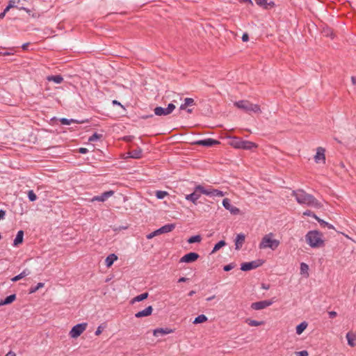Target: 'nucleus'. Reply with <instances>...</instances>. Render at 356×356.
<instances>
[{
	"label": "nucleus",
	"instance_id": "obj_1",
	"mask_svg": "<svg viewBox=\"0 0 356 356\" xmlns=\"http://www.w3.org/2000/svg\"><path fill=\"white\" fill-rule=\"evenodd\" d=\"M202 194L210 197H222L224 195L223 192L218 189H207L202 185H197L194 188L193 192L191 194L186 195L185 196V199L196 205L197 204V200Z\"/></svg>",
	"mask_w": 356,
	"mask_h": 356
},
{
	"label": "nucleus",
	"instance_id": "obj_2",
	"mask_svg": "<svg viewBox=\"0 0 356 356\" xmlns=\"http://www.w3.org/2000/svg\"><path fill=\"white\" fill-rule=\"evenodd\" d=\"M292 195L295 197L296 201L300 204H306L314 207L320 206L318 200L312 195L307 193L302 189L293 191Z\"/></svg>",
	"mask_w": 356,
	"mask_h": 356
},
{
	"label": "nucleus",
	"instance_id": "obj_3",
	"mask_svg": "<svg viewBox=\"0 0 356 356\" xmlns=\"http://www.w3.org/2000/svg\"><path fill=\"white\" fill-rule=\"evenodd\" d=\"M322 236L319 231L312 230L308 232L305 235V240L312 248H320L324 245Z\"/></svg>",
	"mask_w": 356,
	"mask_h": 356
},
{
	"label": "nucleus",
	"instance_id": "obj_4",
	"mask_svg": "<svg viewBox=\"0 0 356 356\" xmlns=\"http://www.w3.org/2000/svg\"><path fill=\"white\" fill-rule=\"evenodd\" d=\"M274 234L270 232L264 235L259 245L260 249L270 248L272 250H276L280 244L279 240L273 238Z\"/></svg>",
	"mask_w": 356,
	"mask_h": 356
},
{
	"label": "nucleus",
	"instance_id": "obj_5",
	"mask_svg": "<svg viewBox=\"0 0 356 356\" xmlns=\"http://www.w3.org/2000/svg\"><path fill=\"white\" fill-rule=\"evenodd\" d=\"M234 106L246 113H261V110L259 104H252L248 100H240L234 102Z\"/></svg>",
	"mask_w": 356,
	"mask_h": 356
},
{
	"label": "nucleus",
	"instance_id": "obj_6",
	"mask_svg": "<svg viewBox=\"0 0 356 356\" xmlns=\"http://www.w3.org/2000/svg\"><path fill=\"white\" fill-rule=\"evenodd\" d=\"M232 145L238 149H243L250 150L253 148L257 147V145L253 142L249 140H243L239 138H234Z\"/></svg>",
	"mask_w": 356,
	"mask_h": 356
},
{
	"label": "nucleus",
	"instance_id": "obj_7",
	"mask_svg": "<svg viewBox=\"0 0 356 356\" xmlns=\"http://www.w3.org/2000/svg\"><path fill=\"white\" fill-rule=\"evenodd\" d=\"M264 261L260 259L252 261L250 262H244L241 264V270L243 271H248L255 269L263 264Z\"/></svg>",
	"mask_w": 356,
	"mask_h": 356
},
{
	"label": "nucleus",
	"instance_id": "obj_8",
	"mask_svg": "<svg viewBox=\"0 0 356 356\" xmlns=\"http://www.w3.org/2000/svg\"><path fill=\"white\" fill-rule=\"evenodd\" d=\"M87 323H79L74 325L70 332V335L72 338H76L79 337L86 329Z\"/></svg>",
	"mask_w": 356,
	"mask_h": 356
},
{
	"label": "nucleus",
	"instance_id": "obj_9",
	"mask_svg": "<svg viewBox=\"0 0 356 356\" xmlns=\"http://www.w3.org/2000/svg\"><path fill=\"white\" fill-rule=\"evenodd\" d=\"M272 304V301L266 300L252 302L250 307L254 310H261L270 306Z\"/></svg>",
	"mask_w": 356,
	"mask_h": 356
},
{
	"label": "nucleus",
	"instance_id": "obj_10",
	"mask_svg": "<svg viewBox=\"0 0 356 356\" xmlns=\"http://www.w3.org/2000/svg\"><path fill=\"white\" fill-rule=\"evenodd\" d=\"M325 149L322 147H318L316 149V154L314 156V161L316 163H318L322 162L323 163H325Z\"/></svg>",
	"mask_w": 356,
	"mask_h": 356
},
{
	"label": "nucleus",
	"instance_id": "obj_11",
	"mask_svg": "<svg viewBox=\"0 0 356 356\" xmlns=\"http://www.w3.org/2000/svg\"><path fill=\"white\" fill-rule=\"evenodd\" d=\"M222 205L227 210H229L230 211V213L232 214L236 215V214H238L240 213V209L238 208L233 206L231 204L230 200L228 198H225L222 200Z\"/></svg>",
	"mask_w": 356,
	"mask_h": 356
},
{
	"label": "nucleus",
	"instance_id": "obj_12",
	"mask_svg": "<svg viewBox=\"0 0 356 356\" xmlns=\"http://www.w3.org/2000/svg\"><path fill=\"white\" fill-rule=\"evenodd\" d=\"M200 257L199 254L196 252H189L186 254L180 259V262L192 263L195 261Z\"/></svg>",
	"mask_w": 356,
	"mask_h": 356
},
{
	"label": "nucleus",
	"instance_id": "obj_13",
	"mask_svg": "<svg viewBox=\"0 0 356 356\" xmlns=\"http://www.w3.org/2000/svg\"><path fill=\"white\" fill-rule=\"evenodd\" d=\"M195 144L205 147H212L220 144V142L213 138H206L204 140H200L195 143Z\"/></svg>",
	"mask_w": 356,
	"mask_h": 356
},
{
	"label": "nucleus",
	"instance_id": "obj_14",
	"mask_svg": "<svg viewBox=\"0 0 356 356\" xmlns=\"http://www.w3.org/2000/svg\"><path fill=\"white\" fill-rule=\"evenodd\" d=\"M114 194L113 191H108L104 192L100 195L94 196L92 198V202L98 201V202H105L107 199L111 197Z\"/></svg>",
	"mask_w": 356,
	"mask_h": 356
},
{
	"label": "nucleus",
	"instance_id": "obj_15",
	"mask_svg": "<svg viewBox=\"0 0 356 356\" xmlns=\"http://www.w3.org/2000/svg\"><path fill=\"white\" fill-rule=\"evenodd\" d=\"M175 329H171V328H169V327L156 328V329L154 330L153 334L155 337L159 336V334H163H163H168L173 333L175 332Z\"/></svg>",
	"mask_w": 356,
	"mask_h": 356
},
{
	"label": "nucleus",
	"instance_id": "obj_16",
	"mask_svg": "<svg viewBox=\"0 0 356 356\" xmlns=\"http://www.w3.org/2000/svg\"><path fill=\"white\" fill-rule=\"evenodd\" d=\"M245 240V235L243 233L238 234L235 239V249L240 250Z\"/></svg>",
	"mask_w": 356,
	"mask_h": 356
},
{
	"label": "nucleus",
	"instance_id": "obj_17",
	"mask_svg": "<svg viewBox=\"0 0 356 356\" xmlns=\"http://www.w3.org/2000/svg\"><path fill=\"white\" fill-rule=\"evenodd\" d=\"M152 312H153L152 307V306H148L145 309L137 312L135 314V316L136 318H142V317H145V316H150L152 314Z\"/></svg>",
	"mask_w": 356,
	"mask_h": 356
},
{
	"label": "nucleus",
	"instance_id": "obj_18",
	"mask_svg": "<svg viewBox=\"0 0 356 356\" xmlns=\"http://www.w3.org/2000/svg\"><path fill=\"white\" fill-rule=\"evenodd\" d=\"M129 156L133 159H140L143 156V150L140 147H137L135 149L131 150L128 152Z\"/></svg>",
	"mask_w": 356,
	"mask_h": 356
},
{
	"label": "nucleus",
	"instance_id": "obj_19",
	"mask_svg": "<svg viewBox=\"0 0 356 356\" xmlns=\"http://www.w3.org/2000/svg\"><path fill=\"white\" fill-rule=\"evenodd\" d=\"M24 239V232L19 230L17 232L15 238L14 239L13 245L18 246L19 244L23 243Z\"/></svg>",
	"mask_w": 356,
	"mask_h": 356
},
{
	"label": "nucleus",
	"instance_id": "obj_20",
	"mask_svg": "<svg viewBox=\"0 0 356 356\" xmlns=\"http://www.w3.org/2000/svg\"><path fill=\"white\" fill-rule=\"evenodd\" d=\"M175 227V224H167L159 229L160 234L172 232Z\"/></svg>",
	"mask_w": 356,
	"mask_h": 356
},
{
	"label": "nucleus",
	"instance_id": "obj_21",
	"mask_svg": "<svg viewBox=\"0 0 356 356\" xmlns=\"http://www.w3.org/2000/svg\"><path fill=\"white\" fill-rule=\"evenodd\" d=\"M31 273V271L28 269V268H26L24 269L21 273H19V275L13 277L12 279H11V281L13 282H15L24 277H25L26 276L30 275Z\"/></svg>",
	"mask_w": 356,
	"mask_h": 356
},
{
	"label": "nucleus",
	"instance_id": "obj_22",
	"mask_svg": "<svg viewBox=\"0 0 356 356\" xmlns=\"http://www.w3.org/2000/svg\"><path fill=\"white\" fill-rule=\"evenodd\" d=\"M117 259H118L117 255H115V254H110L106 258L105 264L108 268H109L113 264L114 261H116Z\"/></svg>",
	"mask_w": 356,
	"mask_h": 356
},
{
	"label": "nucleus",
	"instance_id": "obj_23",
	"mask_svg": "<svg viewBox=\"0 0 356 356\" xmlns=\"http://www.w3.org/2000/svg\"><path fill=\"white\" fill-rule=\"evenodd\" d=\"M15 2L16 1H9L8 6L6 7L3 13L6 15V13L11 8H17L19 10H21V9H24V6H19L18 5H15Z\"/></svg>",
	"mask_w": 356,
	"mask_h": 356
},
{
	"label": "nucleus",
	"instance_id": "obj_24",
	"mask_svg": "<svg viewBox=\"0 0 356 356\" xmlns=\"http://www.w3.org/2000/svg\"><path fill=\"white\" fill-rule=\"evenodd\" d=\"M47 79L49 81H54L56 83H61L63 81V77L60 74L48 76Z\"/></svg>",
	"mask_w": 356,
	"mask_h": 356
},
{
	"label": "nucleus",
	"instance_id": "obj_25",
	"mask_svg": "<svg viewBox=\"0 0 356 356\" xmlns=\"http://www.w3.org/2000/svg\"><path fill=\"white\" fill-rule=\"evenodd\" d=\"M346 337L348 341V344L351 347H354L355 346V343L354 342L355 339H356L355 334L351 332H348L346 334Z\"/></svg>",
	"mask_w": 356,
	"mask_h": 356
},
{
	"label": "nucleus",
	"instance_id": "obj_26",
	"mask_svg": "<svg viewBox=\"0 0 356 356\" xmlns=\"http://www.w3.org/2000/svg\"><path fill=\"white\" fill-rule=\"evenodd\" d=\"M154 113L156 115H168L169 113L167 112L166 108H163L161 106H157L154 108Z\"/></svg>",
	"mask_w": 356,
	"mask_h": 356
},
{
	"label": "nucleus",
	"instance_id": "obj_27",
	"mask_svg": "<svg viewBox=\"0 0 356 356\" xmlns=\"http://www.w3.org/2000/svg\"><path fill=\"white\" fill-rule=\"evenodd\" d=\"M149 293L147 292L141 293L138 296H136L131 300V303H134L135 302H140L148 298Z\"/></svg>",
	"mask_w": 356,
	"mask_h": 356
},
{
	"label": "nucleus",
	"instance_id": "obj_28",
	"mask_svg": "<svg viewBox=\"0 0 356 356\" xmlns=\"http://www.w3.org/2000/svg\"><path fill=\"white\" fill-rule=\"evenodd\" d=\"M313 218L316 219L321 225V227H327L329 229H334L332 225L329 224L328 222L324 221L323 220L318 218L316 214H313Z\"/></svg>",
	"mask_w": 356,
	"mask_h": 356
},
{
	"label": "nucleus",
	"instance_id": "obj_29",
	"mask_svg": "<svg viewBox=\"0 0 356 356\" xmlns=\"http://www.w3.org/2000/svg\"><path fill=\"white\" fill-rule=\"evenodd\" d=\"M16 299L15 294H11L7 296L3 300H1L0 302L1 305H9L12 303Z\"/></svg>",
	"mask_w": 356,
	"mask_h": 356
},
{
	"label": "nucleus",
	"instance_id": "obj_30",
	"mask_svg": "<svg viewBox=\"0 0 356 356\" xmlns=\"http://www.w3.org/2000/svg\"><path fill=\"white\" fill-rule=\"evenodd\" d=\"M308 324L306 321H303L296 327V334H301L307 328Z\"/></svg>",
	"mask_w": 356,
	"mask_h": 356
},
{
	"label": "nucleus",
	"instance_id": "obj_31",
	"mask_svg": "<svg viewBox=\"0 0 356 356\" xmlns=\"http://www.w3.org/2000/svg\"><path fill=\"white\" fill-rule=\"evenodd\" d=\"M226 245V242L224 240H221L219 242H218L213 247L211 254H213L218 250H219L221 248Z\"/></svg>",
	"mask_w": 356,
	"mask_h": 356
},
{
	"label": "nucleus",
	"instance_id": "obj_32",
	"mask_svg": "<svg viewBox=\"0 0 356 356\" xmlns=\"http://www.w3.org/2000/svg\"><path fill=\"white\" fill-rule=\"evenodd\" d=\"M309 266L305 263L300 264V273L305 275L306 277H309Z\"/></svg>",
	"mask_w": 356,
	"mask_h": 356
},
{
	"label": "nucleus",
	"instance_id": "obj_33",
	"mask_svg": "<svg viewBox=\"0 0 356 356\" xmlns=\"http://www.w3.org/2000/svg\"><path fill=\"white\" fill-rule=\"evenodd\" d=\"M208 320L207 317L204 314H200L197 316L193 321L194 324H199L204 323Z\"/></svg>",
	"mask_w": 356,
	"mask_h": 356
},
{
	"label": "nucleus",
	"instance_id": "obj_34",
	"mask_svg": "<svg viewBox=\"0 0 356 356\" xmlns=\"http://www.w3.org/2000/svg\"><path fill=\"white\" fill-rule=\"evenodd\" d=\"M245 323H247L250 326H259L264 324V321H257L250 318H247L245 320Z\"/></svg>",
	"mask_w": 356,
	"mask_h": 356
},
{
	"label": "nucleus",
	"instance_id": "obj_35",
	"mask_svg": "<svg viewBox=\"0 0 356 356\" xmlns=\"http://www.w3.org/2000/svg\"><path fill=\"white\" fill-rule=\"evenodd\" d=\"M201 241L202 237L200 235L193 236L187 240L188 243H200Z\"/></svg>",
	"mask_w": 356,
	"mask_h": 356
},
{
	"label": "nucleus",
	"instance_id": "obj_36",
	"mask_svg": "<svg viewBox=\"0 0 356 356\" xmlns=\"http://www.w3.org/2000/svg\"><path fill=\"white\" fill-rule=\"evenodd\" d=\"M22 10L26 11L33 18H38L40 16V15L38 13L33 12V9L31 10L24 7V9Z\"/></svg>",
	"mask_w": 356,
	"mask_h": 356
},
{
	"label": "nucleus",
	"instance_id": "obj_37",
	"mask_svg": "<svg viewBox=\"0 0 356 356\" xmlns=\"http://www.w3.org/2000/svg\"><path fill=\"white\" fill-rule=\"evenodd\" d=\"M60 122H61L62 124H65V125H69L72 122H76V123H82L83 122H78L77 120H73V119H67V118H63L60 120Z\"/></svg>",
	"mask_w": 356,
	"mask_h": 356
},
{
	"label": "nucleus",
	"instance_id": "obj_38",
	"mask_svg": "<svg viewBox=\"0 0 356 356\" xmlns=\"http://www.w3.org/2000/svg\"><path fill=\"white\" fill-rule=\"evenodd\" d=\"M168 195V193L164 191H156V197L159 200L163 199L165 196Z\"/></svg>",
	"mask_w": 356,
	"mask_h": 356
},
{
	"label": "nucleus",
	"instance_id": "obj_39",
	"mask_svg": "<svg viewBox=\"0 0 356 356\" xmlns=\"http://www.w3.org/2000/svg\"><path fill=\"white\" fill-rule=\"evenodd\" d=\"M102 137V134H99L97 133H95L91 136L89 137L88 141L89 142H95V141L100 139Z\"/></svg>",
	"mask_w": 356,
	"mask_h": 356
},
{
	"label": "nucleus",
	"instance_id": "obj_40",
	"mask_svg": "<svg viewBox=\"0 0 356 356\" xmlns=\"http://www.w3.org/2000/svg\"><path fill=\"white\" fill-rule=\"evenodd\" d=\"M28 198H29V201L34 202L37 200V195L33 192V191L30 190L28 192Z\"/></svg>",
	"mask_w": 356,
	"mask_h": 356
},
{
	"label": "nucleus",
	"instance_id": "obj_41",
	"mask_svg": "<svg viewBox=\"0 0 356 356\" xmlns=\"http://www.w3.org/2000/svg\"><path fill=\"white\" fill-rule=\"evenodd\" d=\"M254 1L258 6H261L265 9H268L267 0H254Z\"/></svg>",
	"mask_w": 356,
	"mask_h": 356
},
{
	"label": "nucleus",
	"instance_id": "obj_42",
	"mask_svg": "<svg viewBox=\"0 0 356 356\" xmlns=\"http://www.w3.org/2000/svg\"><path fill=\"white\" fill-rule=\"evenodd\" d=\"M44 286V283H42V282H39L37 286H35V287H31L30 289V293H35L36 291H38L39 289L42 288Z\"/></svg>",
	"mask_w": 356,
	"mask_h": 356
},
{
	"label": "nucleus",
	"instance_id": "obj_43",
	"mask_svg": "<svg viewBox=\"0 0 356 356\" xmlns=\"http://www.w3.org/2000/svg\"><path fill=\"white\" fill-rule=\"evenodd\" d=\"M185 106H189L195 104V101L193 98L187 97L184 99Z\"/></svg>",
	"mask_w": 356,
	"mask_h": 356
},
{
	"label": "nucleus",
	"instance_id": "obj_44",
	"mask_svg": "<svg viewBox=\"0 0 356 356\" xmlns=\"http://www.w3.org/2000/svg\"><path fill=\"white\" fill-rule=\"evenodd\" d=\"M235 267V264L234 263H231L229 264H227V265H225L224 267H223V270L225 271H229L231 270L232 269H233Z\"/></svg>",
	"mask_w": 356,
	"mask_h": 356
},
{
	"label": "nucleus",
	"instance_id": "obj_45",
	"mask_svg": "<svg viewBox=\"0 0 356 356\" xmlns=\"http://www.w3.org/2000/svg\"><path fill=\"white\" fill-rule=\"evenodd\" d=\"M159 234H160V232H159V229H156V230L154 231L153 232H152V233L149 234L147 236V238L148 239H151V238H152L153 237H154V236H157V235H159Z\"/></svg>",
	"mask_w": 356,
	"mask_h": 356
},
{
	"label": "nucleus",
	"instance_id": "obj_46",
	"mask_svg": "<svg viewBox=\"0 0 356 356\" xmlns=\"http://www.w3.org/2000/svg\"><path fill=\"white\" fill-rule=\"evenodd\" d=\"M175 108V106L172 104V103H170L168 104V107L166 108L167 109V112L169 113V114H170Z\"/></svg>",
	"mask_w": 356,
	"mask_h": 356
},
{
	"label": "nucleus",
	"instance_id": "obj_47",
	"mask_svg": "<svg viewBox=\"0 0 356 356\" xmlns=\"http://www.w3.org/2000/svg\"><path fill=\"white\" fill-rule=\"evenodd\" d=\"M297 356H308V352L307 350H302L296 353Z\"/></svg>",
	"mask_w": 356,
	"mask_h": 356
},
{
	"label": "nucleus",
	"instance_id": "obj_48",
	"mask_svg": "<svg viewBox=\"0 0 356 356\" xmlns=\"http://www.w3.org/2000/svg\"><path fill=\"white\" fill-rule=\"evenodd\" d=\"M328 315L330 318H334L337 316V313L334 311H331L328 312Z\"/></svg>",
	"mask_w": 356,
	"mask_h": 356
},
{
	"label": "nucleus",
	"instance_id": "obj_49",
	"mask_svg": "<svg viewBox=\"0 0 356 356\" xmlns=\"http://www.w3.org/2000/svg\"><path fill=\"white\" fill-rule=\"evenodd\" d=\"M242 40L243 42H248L249 40V35L247 33H244L242 36Z\"/></svg>",
	"mask_w": 356,
	"mask_h": 356
},
{
	"label": "nucleus",
	"instance_id": "obj_50",
	"mask_svg": "<svg viewBox=\"0 0 356 356\" xmlns=\"http://www.w3.org/2000/svg\"><path fill=\"white\" fill-rule=\"evenodd\" d=\"M6 211L3 209H0V220L5 218Z\"/></svg>",
	"mask_w": 356,
	"mask_h": 356
},
{
	"label": "nucleus",
	"instance_id": "obj_51",
	"mask_svg": "<svg viewBox=\"0 0 356 356\" xmlns=\"http://www.w3.org/2000/svg\"><path fill=\"white\" fill-rule=\"evenodd\" d=\"M303 214L305 216L313 217V214H315V213L314 212H312V211H310V210H307L306 211L304 212Z\"/></svg>",
	"mask_w": 356,
	"mask_h": 356
},
{
	"label": "nucleus",
	"instance_id": "obj_52",
	"mask_svg": "<svg viewBox=\"0 0 356 356\" xmlns=\"http://www.w3.org/2000/svg\"><path fill=\"white\" fill-rule=\"evenodd\" d=\"M29 44H30L29 42H26V43L23 44L22 45V49L24 50V51H27L29 49Z\"/></svg>",
	"mask_w": 356,
	"mask_h": 356
},
{
	"label": "nucleus",
	"instance_id": "obj_53",
	"mask_svg": "<svg viewBox=\"0 0 356 356\" xmlns=\"http://www.w3.org/2000/svg\"><path fill=\"white\" fill-rule=\"evenodd\" d=\"M79 152L81 153V154H86L88 152V149L85 148V147H81L79 149Z\"/></svg>",
	"mask_w": 356,
	"mask_h": 356
},
{
	"label": "nucleus",
	"instance_id": "obj_54",
	"mask_svg": "<svg viewBox=\"0 0 356 356\" xmlns=\"http://www.w3.org/2000/svg\"><path fill=\"white\" fill-rule=\"evenodd\" d=\"M267 6L268 9L270 8H273L275 6V3L274 1H270L269 3L267 2Z\"/></svg>",
	"mask_w": 356,
	"mask_h": 356
},
{
	"label": "nucleus",
	"instance_id": "obj_55",
	"mask_svg": "<svg viewBox=\"0 0 356 356\" xmlns=\"http://www.w3.org/2000/svg\"><path fill=\"white\" fill-rule=\"evenodd\" d=\"M102 332V327L101 326H99L97 329V330L95 331V335H99Z\"/></svg>",
	"mask_w": 356,
	"mask_h": 356
},
{
	"label": "nucleus",
	"instance_id": "obj_56",
	"mask_svg": "<svg viewBox=\"0 0 356 356\" xmlns=\"http://www.w3.org/2000/svg\"><path fill=\"white\" fill-rule=\"evenodd\" d=\"M12 54H13V53H10V52H8V51H5V52L0 51V56H10V55H12Z\"/></svg>",
	"mask_w": 356,
	"mask_h": 356
},
{
	"label": "nucleus",
	"instance_id": "obj_57",
	"mask_svg": "<svg viewBox=\"0 0 356 356\" xmlns=\"http://www.w3.org/2000/svg\"><path fill=\"white\" fill-rule=\"evenodd\" d=\"M112 104H113V105H118V106H121V107H123V106L121 104V103H120V102H118V101H117V100H113Z\"/></svg>",
	"mask_w": 356,
	"mask_h": 356
},
{
	"label": "nucleus",
	"instance_id": "obj_58",
	"mask_svg": "<svg viewBox=\"0 0 356 356\" xmlns=\"http://www.w3.org/2000/svg\"><path fill=\"white\" fill-rule=\"evenodd\" d=\"M241 3H249L250 5H253L252 0H238Z\"/></svg>",
	"mask_w": 356,
	"mask_h": 356
},
{
	"label": "nucleus",
	"instance_id": "obj_59",
	"mask_svg": "<svg viewBox=\"0 0 356 356\" xmlns=\"http://www.w3.org/2000/svg\"><path fill=\"white\" fill-rule=\"evenodd\" d=\"M187 280H188V278L182 277L179 279L178 282H185Z\"/></svg>",
	"mask_w": 356,
	"mask_h": 356
},
{
	"label": "nucleus",
	"instance_id": "obj_60",
	"mask_svg": "<svg viewBox=\"0 0 356 356\" xmlns=\"http://www.w3.org/2000/svg\"><path fill=\"white\" fill-rule=\"evenodd\" d=\"M5 356H16V354L13 351H10Z\"/></svg>",
	"mask_w": 356,
	"mask_h": 356
},
{
	"label": "nucleus",
	"instance_id": "obj_61",
	"mask_svg": "<svg viewBox=\"0 0 356 356\" xmlns=\"http://www.w3.org/2000/svg\"><path fill=\"white\" fill-rule=\"evenodd\" d=\"M351 81L353 83V85H356V76H353L351 77Z\"/></svg>",
	"mask_w": 356,
	"mask_h": 356
},
{
	"label": "nucleus",
	"instance_id": "obj_62",
	"mask_svg": "<svg viewBox=\"0 0 356 356\" xmlns=\"http://www.w3.org/2000/svg\"><path fill=\"white\" fill-rule=\"evenodd\" d=\"M186 107H187V106H185V104L184 103V104H182L180 106L179 109H180V110H185V109L186 108Z\"/></svg>",
	"mask_w": 356,
	"mask_h": 356
},
{
	"label": "nucleus",
	"instance_id": "obj_63",
	"mask_svg": "<svg viewBox=\"0 0 356 356\" xmlns=\"http://www.w3.org/2000/svg\"><path fill=\"white\" fill-rule=\"evenodd\" d=\"M215 297H216L215 296H212L207 298L206 300H207V301H211V300H213L215 298Z\"/></svg>",
	"mask_w": 356,
	"mask_h": 356
},
{
	"label": "nucleus",
	"instance_id": "obj_64",
	"mask_svg": "<svg viewBox=\"0 0 356 356\" xmlns=\"http://www.w3.org/2000/svg\"><path fill=\"white\" fill-rule=\"evenodd\" d=\"M195 291H191L188 293V296H193V294H195Z\"/></svg>",
	"mask_w": 356,
	"mask_h": 356
}]
</instances>
